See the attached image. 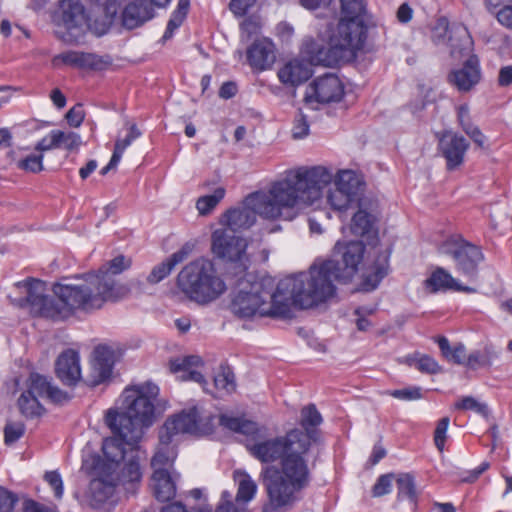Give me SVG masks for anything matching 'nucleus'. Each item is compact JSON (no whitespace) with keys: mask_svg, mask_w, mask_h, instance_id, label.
I'll use <instances>...</instances> for the list:
<instances>
[{"mask_svg":"<svg viewBox=\"0 0 512 512\" xmlns=\"http://www.w3.org/2000/svg\"><path fill=\"white\" fill-rule=\"evenodd\" d=\"M220 424L236 433L252 436L246 448L250 455L264 464L280 460V466H266L260 477L266 494L261 512H288L300 500L301 492L311 482L306 455L310 437L300 429L283 436L259 438L256 422L243 417L221 415Z\"/></svg>","mask_w":512,"mask_h":512,"instance_id":"obj_1","label":"nucleus"},{"mask_svg":"<svg viewBox=\"0 0 512 512\" xmlns=\"http://www.w3.org/2000/svg\"><path fill=\"white\" fill-rule=\"evenodd\" d=\"M237 286L238 291L232 298L230 310L241 319L256 315L284 316L291 306L311 308L300 300L304 294L303 284L296 275L288 276L276 284L271 276L256 278L245 274L239 278Z\"/></svg>","mask_w":512,"mask_h":512,"instance_id":"obj_2","label":"nucleus"},{"mask_svg":"<svg viewBox=\"0 0 512 512\" xmlns=\"http://www.w3.org/2000/svg\"><path fill=\"white\" fill-rule=\"evenodd\" d=\"M365 254L362 241H338L332 256L326 260H316L308 272L297 274L303 284L301 302L311 308L328 301L336 293L335 282L347 284L358 272Z\"/></svg>","mask_w":512,"mask_h":512,"instance_id":"obj_3","label":"nucleus"},{"mask_svg":"<svg viewBox=\"0 0 512 512\" xmlns=\"http://www.w3.org/2000/svg\"><path fill=\"white\" fill-rule=\"evenodd\" d=\"M159 388L151 383L126 388L122 394L123 411L109 410L106 414V423L113 433L109 439L118 440L127 452L135 450L140 457L139 441L144 428L152 425L154 420V400L158 396Z\"/></svg>","mask_w":512,"mask_h":512,"instance_id":"obj_4","label":"nucleus"},{"mask_svg":"<svg viewBox=\"0 0 512 512\" xmlns=\"http://www.w3.org/2000/svg\"><path fill=\"white\" fill-rule=\"evenodd\" d=\"M102 451L104 460L96 465V477L90 481L85 496L87 504L94 509L102 507L119 484L134 486L142 478L140 457L135 450L127 452L118 440L105 439Z\"/></svg>","mask_w":512,"mask_h":512,"instance_id":"obj_5","label":"nucleus"},{"mask_svg":"<svg viewBox=\"0 0 512 512\" xmlns=\"http://www.w3.org/2000/svg\"><path fill=\"white\" fill-rule=\"evenodd\" d=\"M333 174L323 166L300 167L286 173L270 189L272 198L284 208H304L320 200Z\"/></svg>","mask_w":512,"mask_h":512,"instance_id":"obj_6","label":"nucleus"},{"mask_svg":"<svg viewBox=\"0 0 512 512\" xmlns=\"http://www.w3.org/2000/svg\"><path fill=\"white\" fill-rule=\"evenodd\" d=\"M53 292L56 302L54 320L66 319L76 310L91 312L100 309L107 301H114L112 280L106 276L101 281L94 273L86 274L84 283L79 285L57 283Z\"/></svg>","mask_w":512,"mask_h":512,"instance_id":"obj_7","label":"nucleus"},{"mask_svg":"<svg viewBox=\"0 0 512 512\" xmlns=\"http://www.w3.org/2000/svg\"><path fill=\"white\" fill-rule=\"evenodd\" d=\"M367 20L339 19L329 36L328 47L313 43L309 50L312 64L327 67L354 61L368 38Z\"/></svg>","mask_w":512,"mask_h":512,"instance_id":"obj_8","label":"nucleus"},{"mask_svg":"<svg viewBox=\"0 0 512 512\" xmlns=\"http://www.w3.org/2000/svg\"><path fill=\"white\" fill-rule=\"evenodd\" d=\"M177 287L190 301L202 306L213 303L227 291L214 263L206 258L185 265L177 276Z\"/></svg>","mask_w":512,"mask_h":512,"instance_id":"obj_9","label":"nucleus"},{"mask_svg":"<svg viewBox=\"0 0 512 512\" xmlns=\"http://www.w3.org/2000/svg\"><path fill=\"white\" fill-rule=\"evenodd\" d=\"M247 242L244 238L227 229H217L212 234V251L220 259L233 265L235 275L248 268Z\"/></svg>","mask_w":512,"mask_h":512,"instance_id":"obj_10","label":"nucleus"},{"mask_svg":"<svg viewBox=\"0 0 512 512\" xmlns=\"http://www.w3.org/2000/svg\"><path fill=\"white\" fill-rule=\"evenodd\" d=\"M209 431L210 417L203 415L197 406H193L168 418L160 430V439L164 443H171L172 437L179 433L204 435Z\"/></svg>","mask_w":512,"mask_h":512,"instance_id":"obj_11","label":"nucleus"},{"mask_svg":"<svg viewBox=\"0 0 512 512\" xmlns=\"http://www.w3.org/2000/svg\"><path fill=\"white\" fill-rule=\"evenodd\" d=\"M442 253L451 256L456 270L470 280L476 279L478 265L484 260L481 249L461 236H451L441 246Z\"/></svg>","mask_w":512,"mask_h":512,"instance_id":"obj_12","label":"nucleus"},{"mask_svg":"<svg viewBox=\"0 0 512 512\" xmlns=\"http://www.w3.org/2000/svg\"><path fill=\"white\" fill-rule=\"evenodd\" d=\"M17 285H23L27 290L26 298L21 299V306L27 305L30 308V312L35 316L54 320L55 297H50L45 294L46 287L43 281L31 279L23 283L19 282Z\"/></svg>","mask_w":512,"mask_h":512,"instance_id":"obj_13","label":"nucleus"},{"mask_svg":"<svg viewBox=\"0 0 512 512\" xmlns=\"http://www.w3.org/2000/svg\"><path fill=\"white\" fill-rule=\"evenodd\" d=\"M344 95V87L340 79L333 74H326L315 79L307 88L306 104L331 103L340 101Z\"/></svg>","mask_w":512,"mask_h":512,"instance_id":"obj_14","label":"nucleus"},{"mask_svg":"<svg viewBox=\"0 0 512 512\" xmlns=\"http://www.w3.org/2000/svg\"><path fill=\"white\" fill-rule=\"evenodd\" d=\"M61 24L67 30L66 41H74L85 31L87 19L84 6L79 0H62L60 2Z\"/></svg>","mask_w":512,"mask_h":512,"instance_id":"obj_15","label":"nucleus"},{"mask_svg":"<svg viewBox=\"0 0 512 512\" xmlns=\"http://www.w3.org/2000/svg\"><path fill=\"white\" fill-rule=\"evenodd\" d=\"M438 147L446 160L447 170L452 171L462 165L469 142L453 131H444L439 137Z\"/></svg>","mask_w":512,"mask_h":512,"instance_id":"obj_16","label":"nucleus"},{"mask_svg":"<svg viewBox=\"0 0 512 512\" xmlns=\"http://www.w3.org/2000/svg\"><path fill=\"white\" fill-rule=\"evenodd\" d=\"M52 62L56 67L63 64L78 69L101 71L110 66L112 60L109 56H100L95 53L67 51L56 55Z\"/></svg>","mask_w":512,"mask_h":512,"instance_id":"obj_17","label":"nucleus"},{"mask_svg":"<svg viewBox=\"0 0 512 512\" xmlns=\"http://www.w3.org/2000/svg\"><path fill=\"white\" fill-rule=\"evenodd\" d=\"M481 80L479 59L476 55H469L463 66L452 70L448 74V81L460 92H469Z\"/></svg>","mask_w":512,"mask_h":512,"instance_id":"obj_18","label":"nucleus"},{"mask_svg":"<svg viewBox=\"0 0 512 512\" xmlns=\"http://www.w3.org/2000/svg\"><path fill=\"white\" fill-rule=\"evenodd\" d=\"M154 16V8L147 0H132L122 9L120 21L124 28L132 30L142 26Z\"/></svg>","mask_w":512,"mask_h":512,"instance_id":"obj_19","label":"nucleus"},{"mask_svg":"<svg viewBox=\"0 0 512 512\" xmlns=\"http://www.w3.org/2000/svg\"><path fill=\"white\" fill-rule=\"evenodd\" d=\"M246 54L249 65L257 71L269 69L276 60L275 46L267 38L255 40Z\"/></svg>","mask_w":512,"mask_h":512,"instance_id":"obj_20","label":"nucleus"},{"mask_svg":"<svg viewBox=\"0 0 512 512\" xmlns=\"http://www.w3.org/2000/svg\"><path fill=\"white\" fill-rule=\"evenodd\" d=\"M55 372L64 385L74 386L81 378L78 353L73 349L63 351L56 360Z\"/></svg>","mask_w":512,"mask_h":512,"instance_id":"obj_21","label":"nucleus"},{"mask_svg":"<svg viewBox=\"0 0 512 512\" xmlns=\"http://www.w3.org/2000/svg\"><path fill=\"white\" fill-rule=\"evenodd\" d=\"M255 221V211L246 203V199L242 206L227 210L221 218V224L225 226L224 229L235 234L237 231L249 229Z\"/></svg>","mask_w":512,"mask_h":512,"instance_id":"obj_22","label":"nucleus"},{"mask_svg":"<svg viewBox=\"0 0 512 512\" xmlns=\"http://www.w3.org/2000/svg\"><path fill=\"white\" fill-rule=\"evenodd\" d=\"M92 370L96 382L100 383L108 379L115 364V352L106 345H99L93 351Z\"/></svg>","mask_w":512,"mask_h":512,"instance_id":"obj_23","label":"nucleus"},{"mask_svg":"<svg viewBox=\"0 0 512 512\" xmlns=\"http://www.w3.org/2000/svg\"><path fill=\"white\" fill-rule=\"evenodd\" d=\"M389 269V254L386 251L378 252L373 264L363 275L361 288L369 292L376 289L384 277L387 276Z\"/></svg>","mask_w":512,"mask_h":512,"instance_id":"obj_24","label":"nucleus"},{"mask_svg":"<svg viewBox=\"0 0 512 512\" xmlns=\"http://www.w3.org/2000/svg\"><path fill=\"white\" fill-rule=\"evenodd\" d=\"M311 76L310 66L297 60L286 63L278 72L279 80L293 87L306 82Z\"/></svg>","mask_w":512,"mask_h":512,"instance_id":"obj_25","label":"nucleus"},{"mask_svg":"<svg viewBox=\"0 0 512 512\" xmlns=\"http://www.w3.org/2000/svg\"><path fill=\"white\" fill-rule=\"evenodd\" d=\"M246 203L252 206L255 216L259 214L266 219H276L281 216V209L284 208L276 202L269 191V194H251L246 197Z\"/></svg>","mask_w":512,"mask_h":512,"instance_id":"obj_26","label":"nucleus"},{"mask_svg":"<svg viewBox=\"0 0 512 512\" xmlns=\"http://www.w3.org/2000/svg\"><path fill=\"white\" fill-rule=\"evenodd\" d=\"M152 487L154 495L159 501H169L176 495L175 478L170 470L154 471L152 475Z\"/></svg>","mask_w":512,"mask_h":512,"instance_id":"obj_27","label":"nucleus"},{"mask_svg":"<svg viewBox=\"0 0 512 512\" xmlns=\"http://www.w3.org/2000/svg\"><path fill=\"white\" fill-rule=\"evenodd\" d=\"M425 285L431 290V292L448 289L464 292L475 291L473 288L461 285L455 278L451 276L450 273L440 267L437 268L428 279H426Z\"/></svg>","mask_w":512,"mask_h":512,"instance_id":"obj_28","label":"nucleus"},{"mask_svg":"<svg viewBox=\"0 0 512 512\" xmlns=\"http://www.w3.org/2000/svg\"><path fill=\"white\" fill-rule=\"evenodd\" d=\"M190 248L185 245L177 252L173 253L162 263L156 265L147 277V281L156 284L166 278L176 265L182 263L189 255Z\"/></svg>","mask_w":512,"mask_h":512,"instance_id":"obj_29","label":"nucleus"},{"mask_svg":"<svg viewBox=\"0 0 512 512\" xmlns=\"http://www.w3.org/2000/svg\"><path fill=\"white\" fill-rule=\"evenodd\" d=\"M397 499L408 500L415 512L418 508L419 492L416 488L415 477L411 473H399L396 478Z\"/></svg>","mask_w":512,"mask_h":512,"instance_id":"obj_30","label":"nucleus"},{"mask_svg":"<svg viewBox=\"0 0 512 512\" xmlns=\"http://www.w3.org/2000/svg\"><path fill=\"white\" fill-rule=\"evenodd\" d=\"M131 266V259L126 258L123 255H118L105 265H103L96 274L101 281L104 280V277L110 278L113 282L114 288V300L118 299L120 296V288L116 286V282L113 278L114 275L120 274L124 270L128 269Z\"/></svg>","mask_w":512,"mask_h":512,"instance_id":"obj_31","label":"nucleus"},{"mask_svg":"<svg viewBox=\"0 0 512 512\" xmlns=\"http://www.w3.org/2000/svg\"><path fill=\"white\" fill-rule=\"evenodd\" d=\"M233 478L238 485L236 501L238 503H248L254 499L258 485L251 476L244 470H235Z\"/></svg>","mask_w":512,"mask_h":512,"instance_id":"obj_32","label":"nucleus"},{"mask_svg":"<svg viewBox=\"0 0 512 512\" xmlns=\"http://www.w3.org/2000/svg\"><path fill=\"white\" fill-rule=\"evenodd\" d=\"M102 10L103 19H96L93 23V29L97 36L106 34L113 23L120 20V16H118L120 4L117 0H106L102 5Z\"/></svg>","mask_w":512,"mask_h":512,"instance_id":"obj_33","label":"nucleus"},{"mask_svg":"<svg viewBox=\"0 0 512 512\" xmlns=\"http://www.w3.org/2000/svg\"><path fill=\"white\" fill-rule=\"evenodd\" d=\"M497 357L498 353L492 346H485L483 350H476L468 355L466 367L471 370L490 367L493 359Z\"/></svg>","mask_w":512,"mask_h":512,"instance_id":"obj_34","label":"nucleus"},{"mask_svg":"<svg viewBox=\"0 0 512 512\" xmlns=\"http://www.w3.org/2000/svg\"><path fill=\"white\" fill-rule=\"evenodd\" d=\"M169 445L170 443H164L159 438V447L151 460V466L154 471H167L172 468L175 454Z\"/></svg>","mask_w":512,"mask_h":512,"instance_id":"obj_35","label":"nucleus"},{"mask_svg":"<svg viewBox=\"0 0 512 512\" xmlns=\"http://www.w3.org/2000/svg\"><path fill=\"white\" fill-rule=\"evenodd\" d=\"M341 17L339 19L367 20L364 0H340Z\"/></svg>","mask_w":512,"mask_h":512,"instance_id":"obj_36","label":"nucleus"},{"mask_svg":"<svg viewBox=\"0 0 512 512\" xmlns=\"http://www.w3.org/2000/svg\"><path fill=\"white\" fill-rule=\"evenodd\" d=\"M189 7L190 0H178L177 8L172 13L167 23V27L163 35V40L170 39L173 36L175 30H177L182 25L188 14Z\"/></svg>","mask_w":512,"mask_h":512,"instance_id":"obj_37","label":"nucleus"},{"mask_svg":"<svg viewBox=\"0 0 512 512\" xmlns=\"http://www.w3.org/2000/svg\"><path fill=\"white\" fill-rule=\"evenodd\" d=\"M18 407L20 412L27 418H34L41 416L45 409L40 404L38 397L24 391L18 399Z\"/></svg>","mask_w":512,"mask_h":512,"instance_id":"obj_38","label":"nucleus"},{"mask_svg":"<svg viewBox=\"0 0 512 512\" xmlns=\"http://www.w3.org/2000/svg\"><path fill=\"white\" fill-rule=\"evenodd\" d=\"M334 185L355 199L360 187V180L352 170H343L338 173Z\"/></svg>","mask_w":512,"mask_h":512,"instance_id":"obj_39","label":"nucleus"},{"mask_svg":"<svg viewBox=\"0 0 512 512\" xmlns=\"http://www.w3.org/2000/svg\"><path fill=\"white\" fill-rule=\"evenodd\" d=\"M322 422V417L314 404H310L301 410V426L304 428L310 440L314 438L315 431L312 428L318 426Z\"/></svg>","mask_w":512,"mask_h":512,"instance_id":"obj_40","label":"nucleus"},{"mask_svg":"<svg viewBox=\"0 0 512 512\" xmlns=\"http://www.w3.org/2000/svg\"><path fill=\"white\" fill-rule=\"evenodd\" d=\"M225 188L218 187L214 190L211 195H204L198 198L196 202V208L200 215H208L224 198Z\"/></svg>","mask_w":512,"mask_h":512,"instance_id":"obj_41","label":"nucleus"},{"mask_svg":"<svg viewBox=\"0 0 512 512\" xmlns=\"http://www.w3.org/2000/svg\"><path fill=\"white\" fill-rule=\"evenodd\" d=\"M373 226L372 216L364 210H359L352 218L351 231L354 235L364 236Z\"/></svg>","mask_w":512,"mask_h":512,"instance_id":"obj_42","label":"nucleus"},{"mask_svg":"<svg viewBox=\"0 0 512 512\" xmlns=\"http://www.w3.org/2000/svg\"><path fill=\"white\" fill-rule=\"evenodd\" d=\"M51 382L47 377L38 373H31L27 380V392L37 397H46Z\"/></svg>","mask_w":512,"mask_h":512,"instance_id":"obj_43","label":"nucleus"},{"mask_svg":"<svg viewBox=\"0 0 512 512\" xmlns=\"http://www.w3.org/2000/svg\"><path fill=\"white\" fill-rule=\"evenodd\" d=\"M328 203L334 210L342 211L346 210L354 199L346 192L342 191L334 185L333 189H330L327 195Z\"/></svg>","mask_w":512,"mask_h":512,"instance_id":"obj_44","label":"nucleus"},{"mask_svg":"<svg viewBox=\"0 0 512 512\" xmlns=\"http://www.w3.org/2000/svg\"><path fill=\"white\" fill-rule=\"evenodd\" d=\"M57 146L68 151L76 150L81 145V137L79 134L69 131L53 130Z\"/></svg>","mask_w":512,"mask_h":512,"instance_id":"obj_45","label":"nucleus"},{"mask_svg":"<svg viewBox=\"0 0 512 512\" xmlns=\"http://www.w3.org/2000/svg\"><path fill=\"white\" fill-rule=\"evenodd\" d=\"M215 387L232 393L236 389L235 376L229 367H221L220 372L214 377Z\"/></svg>","mask_w":512,"mask_h":512,"instance_id":"obj_46","label":"nucleus"},{"mask_svg":"<svg viewBox=\"0 0 512 512\" xmlns=\"http://www.w3.org/2000/svg\"><path fill=\"white\" fill-rule=\"evenodd\" d=\"M202 359L197 355L185 356L183 358H176L170 361V370L173 373L186 372L193 370V367L202 365Z\"/></svg>","mask_w":512,"mask_h":512,"instance_id":"obj_47","label":"nucleus"},{"mask_svg":"<svg viewBox=\"0 0 512 512\" xmlns=\"http://www.w3.org/2000/svg\"><path fill=\"white\" fill-rule=\"evenodd\" d=\"M455 408L458 410H473L486 418L489 415V409L487 405L477 401L472 396L463 397L460 401L455 403Z\"/></svg>","mask_w":512,"mask_h":512,"instance_id":"obj_48","label":"nucleus"},{"mask_svg":"<svg viewBox=\"0 0 512 512\" xmlns=\"http://www.w3.org/2000/svg\"><path fill=\"white\" fill-rule=\"evenodd\" d=\"M141 131L138 129L136 124H130L128 128V134L124 139H117L114 145V153L118 154L120 158L125 149L131 145V143L141 136Z\"/></svg>","mask_w":512,"mask_h":512,"instance_id":"obj_49","label":"nucleus"},{"mask_svg":"<svg viewBox=\"0 0 512 512\" xmlns=\"http://www.w3.org/2000/svg\"><path fill=\"white\" fill-rule=\"evenodd\" d=\"M397 475L394 473H387L379 476L376 483L372 488L373 497H382L389 494L392 489V482Z\"/></svg>","mask_w":512,"mask_h":512,"instance_id":"obj_50","label":"nucleus"},{"mask_svg":"<svg viewBox=\"0 0 512 512\" xmlns=\"http://www.w3.org/2000/svg\"><path fill=\"white\" fill-rule=\"evenodd\" d=\"M43 155L31 154L26 158L22 159L18 163V167L22 170L38 173L43 170Z\"/></svg>","mask_w":512,"mask_h":512,"instance_id":"obj_51","label":"nucleus"},{"mask_svg":"<svg viewBox=\"0 0 512 512\" xmlns=\"http://www.w3.org/2000/svg\"><path fill=\"white\" fill-rule=\"evenodd\" d=\"M25 432V426L23 423H7L4 428V440L5 443L10 445L20 439Z\"/></svg>","mask_w":512,"mask_h":512,"instance_id":"obj_52","label":"nucleus"},{"mask_svg":"<svg viewBox=\"0 0 512 512\" xmlns=\"http://www.w3.org/2000/svg\"><path fill=\"white\" fill-rule=\"evenodd\" d=\"M464 37L461 40V43L459 45H456L453 42V39H450V48H451V55L455 58H460L466 55H469L471 50V39L467 35V31L463 30Z\"/></svg>","mask_w":512,"mask_h":512,"instance_id":"obj_53","label":"nucleus"},{"mask_svg":"<svg viewBox=\"0 0 512 512\" xmlns=\"http://www.w3.org/2000/svg\"><path fill=\"white\" fill-rule=\"evenodd\" d=\"M449 418L443 417L441 418L436 426L435 432H434V442L436 447L440 452L444 450V445L446 441V432L449 426Z\"/></svg>","mask_w":512,"mask_h":512,"instance_id":"obj_54","label":"nucleus"},{"mask_svg":"<svg viewBox=\"0 0 512 512\" xmlns=\"http://www.w3.org/2000/svg\"><path fill=\"white\" fill-rule=\"evenodd\" d=\"M389 395L400 400L410 401L417 400L422 397L421 388L408 387L404 389H396L389 392Z\"/></svg>","mask_w":512,"mask_h":512,"instance_id":"obj_55","label":"nucleus"},{"mask_svg":"<svg viewBox=\"0 0 512 512\" xmlns=\"http://www.w3.org/2000/svg\"><path fill=\"white\" fill-rule=\"evenodd\" d=\"M417 369L422 373L437 374L441 371V367L438 365L435 359L428 355H421L418 360Z\"/></svg>","mask_w":512,"mask_h":512,"instance_id":"obj_56","label":"nucleus"},{"mask_svg":"<svg viewBox=\"0 0 512 512\" xmlns=\"http://www.w3.org/2000/svg\"><path fill=\"white\" fill-rule=\"evenodd\" d=\"M309 133V124L307 118L302 113H299L298 117L295 118L292 136L294 139H302Z\"/></svg>","mask_w":512,"mask_h":512,"instance_id":"obj_57","label":"nucleus"},{"mask_svg":"<svg viewBox=\"0 0 512 512\" xmlns=\"http://www.w3.org/2000/svg\"><path fill=\"white\" fill-rule=\"evenodd\" d=\"M44 479L54 490L56 498L60 499L63 496V482L60 474L57 471L46 472Z\"/></svg>","mask_w":512,"mask_h":512,"instance_id":"obj_58","label":"nucleus"},{"mask_svg":"<svg viewBox=\"0 0 512 512\" xmlns=\"http://www.w3.org/2000/svg\"><path fill=\"white\" fill-rule=\"evenodd\" d=\"M17 497L7 489L0 487V512H12Z\"/></svg>","mask_w":512,"mask_h":512,"instance_id":"obj_59","label":"nucleus"},{"mask_svg":"<svg viewBox=\"0 0 512 512\" xmlns=\"http://www.w3.org/2000/svg\"><path fill=\"white\" fill-rule=\"evenodd\" d=\"M449 22L447 18L441 17L437 20L436 25L433 28L432 40L434 43L438 44L444 41L446 34L448 32Z\"/></svg>","mask_w":512,"mask_h":512,"instance_id":"obj_60","label":"nucleus"},{"mask_svg":"<svg viewBox=\"0 0 512 512\" xmlns=\"http://www.w3.org/2000/svg\"><path fill=\"white\" fill-rule=\"evenodd\" d=\"M85 114L81 104H76L66 113V119L70 126L79 127L83 120Z\"/></svg>","mask_w":512,"mask_h":512,"instance_id":"obj_61","label":"nucleus"},{"mask_svg":"<svg viewBox=\"0 0 512 512\" xmlns=\"http://www.w3.org/2000/svg\"><path fill=\"white\" fill-rule=\"evenodd\" d=\"M23 512H59L56 506H48L32 499L23 502Z\"/></svg>","mask_w":512,"mask_h":512,"instance_id":"obj_62","label":"nucleus"},{"mask_svg":"<svg viewBox=\"0 0 512 512\" xmlns=\"http://www.w3.org/2000/svg\"><path fill=\"white\" fill-rule=\"evenodd\" d=\"M467 355H466V348L463 344L459 343L453 347V349L450 352V357L446 358L449 361H452L455 364L458 365H467Z\"/></svg>","mask_w":512,"mask_h":512,"instance_id":"obj_63","label":"nucleus"},{"mask_svg":"<svg viewBox=\"0 0 512 512\" xmlns=\"http://www.w3.org/2000/svg\"><path fill=\"white\" fill-rule=\"evenodd\" d=\"M497 20L506 28L512 29V5H504L497 13Z\"/></svg>","mask_w":512,"mask_h":512,"instance_id":"obj_64","label":"nucleus"}]
</instances>
